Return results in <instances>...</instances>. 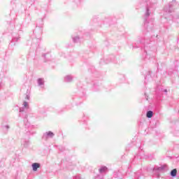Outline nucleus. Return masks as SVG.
Masks as SVG:
<instances>
[{
    "instance_id": "obj_20",
    "label": "nucleus",
    "mask_w": 179,
    "mask_h": 179,
    "mask_svg": "<svg viewBox=\"0 0 179 179\" xmlns=\"http://www.w3.org/2000/svg\"><path fill=\"white\" fill-rule=\"evenodd\" d=\"M25 99H26V100H30V94H26V96H25Z\"/></svg>"
},
{
    "instance_id": "obj_12",
    "label": "nucleus",
    "mask_w": 179,
    "mask_h": 179,
    "mask_svg": "<svg viewBox=\"0 0 179 179\" xmlns=\"http://www.w3.org/2000/svg\"><path fill=\"white\" fill-rule=\"evenodd\" d=\"M92 90L93 92H100V90H101V88L100 87V85L99 84H94Z\"/></svg>"
},
{
    "instance_id": "obj_9",
    "label": "nucleus",
    "mask_w": 179,
    "mask_h": 179,
    "mask_svg": "<svg viewBox=\"0 0 179 179\" xmlns=\"http://www.w3.org/2000/svg\"><path fill=\"white\" fill-rule=\"evenodd\" d=\"M73 80V76L71 75L66 76L64 78V81L66 83H70V82H72Z\"/></svg>"
},
{
    "instance_id": "obj_2",
    "label": "nucleus",
    "mask_w": 179,
    "mask_h": 179,
    "mask_svg": "<svg viewBox=\"0 0 179 179\" xmlns=\"http://www.w3.org/2000/svg\"><path fill=\"white\" fill-rule=\"evenodd\" d=\"M149 16H150V12L149 8L147 7L146 12L144 15V27L148 31H152L153 29V22H150L149 21H148V19H149Z\"/></svg>"
},
{
    "instance_id": "obj_11",
    "label": "nucleus",
    "mask_w": 179,
    "mask_h": 179,
    "mask_svg": "<svg viewBox=\"0 0 179 179\" xmlns=\"http://www.w3.org/2000/svg\"><path fill=\"white\" fill-rule=\"evenodd\" d=\"M38 86L41 87V89H44V79L43 78H38L37 80Z\"/></svg>"
},
{
    "instance_id": "obj_5",
    "label": "nucleus",
    "mask_w": 179,
    "mask_h": 179,
    "mask_svg": "<svg viewBox=\"0 0 179 179\" xmlns=\"http://www.w3.org/2000/svg\"><path fill=\"white\" fill-rule=\"evenodd\" d=\"M20 41V36L17 34H13L12 40L8 45L9 48H12L16 45V43H19Z\"/></svg>"
},
{
    "instance_id": "obj_17",
    "label": "nucleus",
    "mask_w": 179,
    "mask_h": 179,
    "mask_svg": "<svg viewBox=\"0 0 179 179\" xmlns=\"http://www.w3.org/2000/svg\"><path fill=\"white\" fill-rule=\"evenodd\" d=\"M72 38L73 43H79V41H80V38H79V36H73Z\"/></svg>"
},
{
    "instance_id": "obj_19",
    "label": "nucleus",
    "mask_w": 179,
    "mask_h": 179,
    "mask_svg": "<svg viewBox=\"0 0 179 179\" xmlns=\"http://www.w3.org/2000/svg\"><path fill=\"white\" fill-rule=\"evenodd\" d=\"M9 128H10L9 125L3 126V131H8V129H9Z\"/></svg>"
},
{
    "instance_id": "obj_27",
    "label": "nucleus",
    "mask_w": 179,
    "mask_h": 179,
    "mask_svg": "<svg viewBox=\"0 0 179 179\" xmlns=\"http://www.w3.org/2000/svg\"><path fill=\"white\" fill-rule=\"evenodd\" d=\"M145 80H146V79H148V76H146L145 77Z\"/></svg>"
},
{
    "instance_id": "obj_1",
    "label": "nucleus",
    "mask_w": 179,
    "mask_h": 179,
    "mask_svg": "<svg viewBox=\"0 0 179 179\" xmlns=\"http://www.w3.org/2000/svg\"><path fill=\"white\" fill-rule=\"evenodd\" d=\"M141 44H144V52L143 54L145 58L150 59L151 57L153 56V54L156 52V47L152 46L151 43L146 42L145 40H138Z\"/></svg>"
},
{
    "instance_id": "obj_26",
    "label": "nucleus",
    "mask_w": 179,
    "mask_h": 179,
    "mask_svg": "<svg viewBox=\"0 0 179 179\" xmlns=\"http://www.w3.org/2000/svg\"><path fill=\"white\" fill-rule=\"evenodd\" d=\"M164 93H167V90H164Z\"/></svg>"
},
{
    "instance_id": "obj_6",
    "label": "nucleus",
    "mask_w": 179,
    "mask_h": 179,
    "mask_svg": "<svg viewBox=\"0 0 179 179\" xmlns=\"http://www.w3.org/2000/svg\"><path fill=\"white\" fill-rule=\"evenodd\" d=\"M54 136H55V134L52 131H49L43 134L42 139H43V141H48V139H52Z\"/></svg>"
},
{
    "instance_id": "obj_8",
    "label": "nucleus",
    "mask_w": 179,
    "mask_h": 179,
    "mask_svg": "<svg viewBox=\"0 0 179 179\" xmlns=\"http://www.w3.org/2000/svg\"><path fill=\"white\" fill-rule=\"evenodd\" d=\"M21 145L22 146H24V148H29V146H30V140L22 138L21 141Z\"/></svg>"
},
{
    "instance_id": "obj_24",
    "label": "nucleus",
    "mask_w": 179,
    "mask_h": 179,
    "mask_svg": "<svg viewBox=\"0 0 179 179\" xmlns=\"http://www.w3.org/2000/svg\"><path fill=\"white\" fill-rule=\"evenodd\" d=\"M110 62H111V60H110V61H107V60H106V61L105 62V63H106V64H108Z\"/></svg>"
},
{
    "instance_id": "obj_7",
    "label": "nucleus",
    "mask_w": 179,
    "mask_h": 179,
    "mask_svg": "<svg viewBox=\"0 0 179 179\" xmlns=\"http://www.w3.org/2000/svg\"><path fill=\"white\" fill-rule=\"evenodd\" d=\"M108 171V168L107 166H101L99 169V173L100 176H106V173Z\"/></svg>"
},
{
    "instance_id": "obj_25",
    "label": "nucleus",
    "mask_w": 179,
    "mask_h": 179,
    "mask_svg": "<svg viewBox=\"0 0 179 179\" xmlns=\"http://www.w3.org/2000/svg\"><path fill=\"white\" fill-rule=\"evenodd\" d=\"M148 76H150V71L148 72Z\"/></svg>"
},
{
    "instance_id": "obj_22",
    "label": "nucleus",
    "mask_w": 179,
    "mask_h": 179,
    "mask_svg": "<svg viewBox=\"0 0 179 179\" xmlns=\"http://www.w3.org/2000/svg\"><path fill=\"white\" fill-rule=\"evenodd\" d=\"M73 179H80V176L78 175L73 178Z\"/></svg>"
},
{
    "instance_id": "obj_14",
    "label": "nucleus",
    "mask_w": 179,
    "mask_h": 179,
    "mask_svg": "<svg viewBox=\"0 0 179 179\" xmlns=\"http://www.w3.org/2000/svg\"><path fill=\"white\" fill-rule=\"evenodd\" d=\"M171 177H176L177 176V169H174L171 171Z\"/></svg>"
},
{
    "instance_id": "obj_28",
    "label": "nucleus",
    "mask_w": 179,
    "mask_h": 179,
    "mask_svg": "<svg viewBox=\"0 0 179 179\" xmlns=\"http://www.w3.org/2000/svg\"><path fill=\"white\" fill-rule=\"evenodd\" d=\"M69 1H71V0H69Z\"/></svg>"
},
{
    "instance_id": "obj_18",
    "label": "nucleus",
    "mask_w": 179,
    "mask_h": 179,
    "mask_svg": "<svg viewBox=\"0 0 179 179\" xmlns=\"http://www.w3.org/2000/svg\"><path fill=\"white\" fill-rule=\"evenodd\" d=\"M104 176L103 175L97 174L94 176V179H103Z\"/></svg>"
},
{
    "instance_id": "obj_4",
    "label": "nucleus",
    "mask_w": 179,
    "mask_h": 179,
    "mask_svg": "<svg viewBox=\"0 0 179 179\" xmlns=\"http://www.w3.org/2000/svg\"><path fill=\"white\" fill-rule=\"evenodd\" d=\"M29 110V103L24 101L23 106L20 108V117L22 118H27V111Z\"/></svg>"
},
{
    "instance_id": "obj_13",
    "label": "nucleus",
    "mask_w": 179,
    "mask_h": 179,
    "mask_svg": "<svg viewBox=\"0 0 179 179\" xmlns=\"http://www.w3.org/2000/svg\"><path fill=\"white\" fill-rule=\"evenodd\" d=\"M38 169H40V164L38 163L32 164V169L34 171H37Z\"/></svg>"
},
{
    "instance_id": "obj_3",
    "label": "nucleus",
    "mask_w": 179,
    "mask_h": 179,
    "mask_svg": "<svg viewBox=\"0 0 179 179\" xmlns=\"http://www.w3.org/2000/svg\"><path fill=\"white\" fill-rule=\"evenodd\" d=\"M34 34L36 36V38L33 39V43H37L38 45L40 44L41 40V34H43V27H37L34 31Z\"/></svg>"
},
{
    "instance_id": "obj_23",
    "label": "nucleus",
    "mask_w": 179,
    "mask_h": 179,
    "mask_svg": "<svg viewBox=\"0 0 179 179\" xmlns=\"http://www.w3.org/2000/svg\"><path fill=\"white\" fill-rule=\"evenodd\" d=\"M28 2H31V3L32 4L33 2H34V0H28Z\"/></svg>"
},
{
    "instance_id": "obj_15",
    "label": "nucleus",
    "mask_w": 179,
    "mask_h": 179,
    "mask_svg": "<svg viewBox=\"0 0 179 179\" xmlns=\"http://www.w3.org/2000/svg\"><path fill=\"white\" fill-rule=\"evenodd\" d=\"M43 58H45L46 61H50V58H51V55H50V53H47V54L43 55Z\"/></svg>"
},
{
    "instance_id": "obj_21",
    "label": "nucleus",
    "mask_w": 179,
    "mask_h": 179,
    "mask_svg": "<svg viewBox=\"0 0 179 179\" xmlns=\"http://www.w3.org/2000/svg\"><path fill=\"white\" fill-rule=\"evenodd\" d=\"M10 3H11V5H15V3H16V0H12L10 1Z\"/></svg>"
},
{
    "instance_id": "obj_16",
    "label": "nucleus",
    "mask_w": 179,
    "mask_h": 179,
    "mask_svg": "<svg viewBox=\"0 0 179 179\" xmlns=\"http://www.w3.org/2000/svg\"><path fill=\"white\" fill-rule=\"evenodd\" d=\"M146 117L147 118H152V117H153V111L148 110L146 113Z\"/></svg>"
},
{
    "instance_id": "obj_10",
    "label": "nucleus",
    "mask_w": 179,
    "mask_h": 179,
    "mask_svg": "<svg viewBox=\"0 0 179 179\" xmlns=\"http://www.w3.org/2000/svg\"><path fill=\"white\" fill-rule=\"evenodd\" d=\"M167 167V166L166 165H162L161 166H155L153 169V171H163V170H164V169H166Z\"/></svg>"
}]
</instances>
